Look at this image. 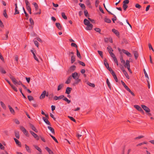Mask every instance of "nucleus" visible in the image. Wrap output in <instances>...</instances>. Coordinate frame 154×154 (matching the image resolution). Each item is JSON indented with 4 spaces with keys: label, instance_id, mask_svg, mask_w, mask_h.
Segmentation results:
<instances>
[{
    "label": "nucleus",
    "instance_id": "nucleus-37",
    "mask_svg": "<svg viewBox=\"0 0 154 154\" xmlns=\"http://www.w3.org/2000/svg\"><path fill=\"white\" fill-rule=\"evenodd\" d=\"M23 10L24 11V14H25V15L26 17V19L27 20L28 19V18H29L28 14L25 11L24 7H23Z\"/></svg>",
    "mask_w": 154,
    "mask_h": 154
},
{
    "label": "nucleus",
    "instance_id": "nucleus-22",
    "mask_svg": "<svg viewBox=\"0 0 154 154\" xmlns=\"http://www.w3.org/2000/svg\"><path fill=\"white\" fill-rule=\"evenodd\" d=\"M84 24L85 25H88V24H90V22L89 21L86 19H85L84 20Z\"/></svg>",
    "mask_w": 154,
    "mask_h": 154
},
{
    "label": "nucleus",
    "instance_id": "nucleus-18",
    "mask_svg": "<svg viewBox=\"0 0 154 154\" xmlns=\"http://www.w3.org/2000/svg\"><path fill=\"white\" fill-rule=\"evenodd\" d=\"M9 33V31H7L6 32V34L5 35V37H2V39L4 40H6L8 38V35Z\"/></svg>",
    "mask_w": 154,
    "mask_h": 154
},
{
    "label": "nucleus",
    "instance_id": "nucleus-2",
    "mask_svg": "<svg viewBox=\"0 0 154 154\" xmlns=\"http://www.w3.org/2000/svg\"><path fill=\"white\" fill-rule=\"evenodd\" d=\"M9 77L14 84H17L18 81L15 79L13 76L11 75H9Z\"/></svg>",
    "mask_w": 154,
    "mask_h": 154
},
{
    "label": "nucleus",
    "instance_id": "nucleus-39",
    "mask_svg": "<svg viewBox=\"0 0 154 154\" xmlns=\"http://www.w3.org/2000/svg\"><path fill=\"white\" fill-rule=\"evenodd\" d=\"M134 107L138 110L140 111V110L141 109V108L139 106L137 105H135Z\"/></svg>",
    "mask_w": 154,
    "mask_h": 154
},
{
    "label": "nucleus",
    "instance_id": "nucleus-60",
    "mask_svg": "<svg viewBox=\"0 0 154 154\" xmlns=\"http://www.w3.org/2000/svg\"><path fill=\"white\" fill-rule=\"evenodd\" d=\"M79 5H80V7L83 9H85V6L84 4L82 3H79Z\"/></svg>",
    "mask_w": 154,
    "mask_h": 154
},
{
    "label": "nucleus",
    "instance_id": "nucleus-59",
    "mask_svg": "<svg viewBox=\"0 0 154 154\" xmlns=\"http://www.w3.org/2000/svg\"><path fill=\"white\" fill-rule=\"evenodd\" d=\"M110 54L111 57H112V58H113V59H114L115 58H116L114 54L112 52H110Z\"/></svg>",
    "mask_w": 154,
    "mask_h": 154
},
{
    "label": "nucleus",
    "instance_id": "nucleus-38",
    "mask_svg": "<svg viewBox=\"0 0 154 154\" xmlns=\"http://www.w3.org/2000/svg\"><path fill=\"white\" fill-rule=\"evenodd\" d=\"M0 71L2 74H5L6 73V72L1 66H0Z\"/></svg>",
    "mask_w": 154,
    "mask_h": 154
},
{
    "label": "nucleus",
    "instance_id": "nucleus-55",
    "mask_svg": "<svg viewBox=\"0 0 154 154\" xmlns=\"http://www.w3.org/2000/svg\"><path fill=\"white\" fill-rule=\"evenodd\" d=\"M28 98L29 101H31L33 100V97L31 96H28L27 97Z\"/></svg>",
    "mask_w": 154,
    "mask_h": 154
},
{
    "label": "nucleus",
    "instance_id": "nucleus-30",
    "mask_svg": "<svg viewBox=\"0 0 154 154\" xmlns=\"http://www.w3.org/2000/svg\"><path fill=\"white\" fill-rule=\"evenodd\" d=\"M75 60V56L74 55H72L71 58V63H73Z\"/></svg>",
    "mask_w": 154,
    "mask_h": 154
},
{
    "label": "nucleus",
    "instance_id": "nucleus-52",
    "mask_svg": "<svg viewBox=\"0 0 154 154\" xmlns=\"http://www.w3.org/2000/svg\"><path fill=\"white\" fill-rule=\"evenodd\" d=\"M11 87L16 92H17V88H16L14 85H11Z\"/></svg>",
    "mask_w": 154,
    "mask_h": 154
},
{
    "label": "nucleus",
    "instance_id": "nucleus-44",
    "mask_svg": "<svg viewBox=\"0 0 154 154\" xmlns=\"http://www.w3.org/2000/svg\"><path fill=\"white\" fill-rule=\"evenodd\" d=\"M94 30L96 32H98L99 33H100L101 29H100L98 28H96L94 29Z\"/></svg>",
    "mask_w": 154,
    "mask_h": 154
},
{
    "label": "nucleus",
    "instance_id": "nucleus-21",
    "mask_svg": "<svg viewBox=\"0 0 154 154\" xmlns=\"http://www.w3.org/2000/svg\"><path fill=\"white\" fill-rule=\"evenodd\" d=\"M31 52L32 53V54H33L34 58V59L36 61H37V62H39L38 60V59L36 57V56L35 53L33 52V51L32 50H31Z\"/></svg>",
    "mask_w": 154,
    "mask_h": 154
},
{
    "label": "nucleus",
    "instance_id": "nucleus-34",
    "mask_svg": "<svg viewBox=\"0 0 154 154\" xmlns=\"http://www.w3.org/2000/svg\"><path fill=\"white\" fill-rule=\"evenodd\" d=\"M33 4L34 5L35 8V10L37 11L38 9V4L35 2H34L33 3Z\"/></svg>",
    "mask_w": 154,
    "mask_h": 154
},
{
    "label": "nucleus",
    "instance_id": "nucleus-13",
    "mask_svg": "<svg viewBox=\"0 0 154 154\" xmlns=\"http://www.w3.org/2000/svg\"><path fill=\"white\" fill-rule=\"evenodd\" d=\"M29 125L33 131L36 133L38 132V130L33 125L30 123L29 124Z\"/></svg>",
    "mask_w": 154,
    "mask_h": 154
},
{
    "label": "nucleus",
    "instance_id": "nucleus-45",
    "mask_svg": "<svg viewBox=\"0 0 154 154\" xmlns=\"http://www.w3.org/2000/svg\"><path fill=\"white\" fill-rule=\"evenodd\" d=\"M126 90L129 92L133 96H135V94L133 92H132L129 88Z\"/></svg>",
    "mask_w": 154,
    "mask_h": 154
},
{
    "label": "nucleus",
    "instance_id": "nucleus-47",
    "mask_svg": "<svg viewBox=\"0 0 154 154\" xmlns=\"http://www.w3.org/2000/svg\"><path fill=\"white\" fill-rule=\"evenodd\" d=\"M78 63L80 64V65L82 66H85V64L83 62L81 61L78 60Z\"/></svg>",
    "mask_w": 154,
    "mask_h": 154
},
{
    "label": "nucleus",
    "instance_id": "nucleus-54",
    "mask_svg": "<svg viewBox=\"0 0 154 154\" xmlns=\"http://www.w3.org/2000/svg\"><path fill=\"white\" fill-rule=\"evenodd\" d=\"M50 136L52 138V139L57 143H58V142L57 139L55 138V137L51 135V134H50Z\"/></svg>",
    "mask_w": 154,
    "mask_h": 154
},
{
    "label": "nucleus",
    "instance_id": "nucleus-58",
    "mask_svg": "<svg viewBox=\"0 0 154 154\" xmlns=\"http://www.w3.org/2000/svg\"><path fill=\"white\" fill-rule=\"evenodd\" d=\"M71 46L72 47H75V48H76L77 49V48H78L77 45L75 43H71Z\"/></svg>",
    "mask_w": 154,
    "mask_h": 154
},
{
    "label": "nucleus",
    "instance_id": "nucleus-25",
    "mask_svg": "<svg viewBox=\"0 0 154 154\" xmlns=\"http://www.w3.org/2000/svg\"><path fill=\"white\" fill-rule=\"evenodd\" d=\"M25 146L27 151L29 152L30 153L31 152V150L29 147L26 144L25 145Z\"/></svg>",
    "mask_w": 154,
    "mask_h": 154
},
{
    "label": "nucleus",
    "instance_id": "nucleus-9",
    "mask_svg": "<svg viewBox=\"0 0 154 154\" xmlns=\"http://www.w3.org/2000/svg\"><path fill=\"white\" fill-rule=\"evenodd\" d=\"M122 51L124 54H126L127 56L130 57H131L132 55L130 53L128 52L127 51L125 50L124 49H122Z\"/></svg>",
    "mask_w": 154,
    "mask_h": 154
},
{
    "label": "nucleus",
    "instance_id": "nucleus-40",
    "mask_svg": "<svg viewBox=\"0 0 154 154\" xmlns=\"http://www.w3.org/2000/svg\"><path fill=\"white\" fill-rule=\"evenodd\" d=\"M121 82L122 84L123 85V86L126 90H127V89L128 88V87L125 85V84L123 81L122 80L121 81Z\"/></svg>",
    "mask_w": 154,
    "mask_h": 154
},
{
    "label": "nucleus",
    "instance_id": "nucleus-27",
    "mask_svg": "<svg viewBox=\"0 0 154 154\" xmlns=\"http://www.w3.org/2000/svg\"><path fill=\"white\" fill-rule=\"evenodd\" d=\"M8 107L9 109L10 112L13 114H14L15 113L14 109L12 108V107L8 105Z\"/></svg>",
    "mask_w": 154,
    "mask_h": 154
},
{
    "label": "nucleus",
    "instance_id": "nucleus-51",
    "mask_svg": "<svg viewBox=\"0 0 154 154\" xmlns=\"http://www.w3.org/2000/svg\"><path fill=\"white\" fill-rule=\"evenodd\" d=\"M84 13L85 15V16L87 17L88 16H89V15H88V12L86 9H85V10L84 11Z\"/></svg>",
    "mask_w": 154,
    "mask_h": 154
},
{
    "label": "nucleus",
    "instance_id": "nucleus-33",
    "mask_svg": "<svg viewBox=\"0 0 154 154\" xmlns=\"http://www.w3.org/2000/svg\"><path fill=\"white\" fill-rule=\"evenodd\" d=\"M123 73L124 74L125 77H126V78L127 79H129L130 78L129 77L128 73H127V72H126V71L125 70L123 71Z\"/></svg>",
    "mask_w": 154,
    "mask_h": 154
},
{
    "label": "nucleus",
    "instance_id": "nucleus-57",
    "mask_svg": "<svg viewBox=\"0 0 154 154\" xmlns=\"http://www.w3.org/2000/svg\"><path fill=\"white\" fill-rule=\"evenodd\" d=\"M135 7L136 8L138 9H140L141 8V6L138 4H136L135 5Z\"/></svg>",
    "mask_w": 154,
    "mask_h": 154
},
{
    "label": "nucleus",
    "instance_id": "nucleus-11",
    "mask_svg": "<svg viewBox=\"0 0 154 154\" xmlns=\"http://www.w3.org/2000/svg\"><path fill=\"white\" fill-rule=\"evenodd\" d=\"M87 26L86 27V29L88 30H91L92 29L93 25L92 24L90 23L88 25H86Z\"/></svg>",
    "mask_w": 154,
    "mask_h": 154
},
{
    "label": "nucleus",
    "instance_id": "nucleus-16",
    "mask_svg": "<svg viewBox=\"0 0 154 154\" xmlns=\"http://www.w3.org/2000/svg\"><path fill=\"white\" fill-rule=\"evenodd\" d=\"M112 32L115 33L117 36H119V33L118 31L114 29H112Z\"/></svg>",
    "mask_w": 154,
    "mask_h": 154
},
{
    "label": "nucleus",
    "instance_id": "nucleus-64",
    "mask_svg": "<svg viewBox=\"0 0 154 154\" xmlns=\"http://www.w3.org/2000/svg\"><path fill=\"white\" fill-rule=\"evenodd\" d=\"M14 122L17 124H20V122L17 119H15L14 120Z\"/></svg>",
    "mask_w": 154,
    "mask_h": 154
},
{
    "label": "nucleus",
    "instance_id": "nucleus-14",
    "mask_svg": "<svg viewBox=\"0 0 154 154\" xmlns=\"http://www.w3.org/2000/svg\"><path fill=\"white\" fill-rule=\"evenodd\" d=\"M72 88L69 87H68L66 88L65 93L68 94H69L71 91Z\"/></svg>",
    "mask_w": 154,
    "mask_h": 154
},
{
    "label": "nucleus",
    "instance_id": "nucleus-28",
    "mask_svg": "<svg viewBox=\"0 0 154 154\" xmlns=\"http://www.w3.org/2000/svg\"><path fill=\"white\" fill-rule=\"evenodd\" d=\"M48 128L53 134H55L54 130L53 128L49 126H48Z\"/></svg>",
    "mask_w": 154,
    "mask_h": 154
},
{
    "label": "nucleus",
    "instance_id": "nucleus-19",
    "mask_svg": "<svg viewBox=\"0 0 154 154\" xmlns=\"http://www.w3.org/2000/svg\"><path fill=\"white\" fill-rule=\"evenodd\" d=\"M56 27L59 29L61 30L62 29V26L60 23H55Z\"/></svg>",
    "mask_w": 154,
    "mask_h": 154
},
{
    "label": "nucleus",
    "instance_id": "nucleus-29",
    "mask_svg": "<svg viewBox=\"0 0 154 154\" xmlns=\"http://www.w3.org/2000/svg\"><path fill=\"white\" fill-rule=\"evenodd\" d=\"M107 49L109 54L110 53V52H112L113 51L112 49L110 46H108Z\"/></svg>",
    "mask_w": 154,
    "mask_h": 154
},
{
    "label": "nucleus",
    "instance_id": "nucleus-49",
    "mask_svg": "<svg viewBox=\"0 0 154 154\" xmlns=\"http://www.w3.org/2000/svg\"><path fill=\"white\" fill-rule=\"evenodd\" d=\"M143 72H144V74H145V77L147 78V79H149V77H148V76L147 74L145 69H143Z\"/></svg>",
    "mask_w": 154,
    "mask_h": 154
},
{
    "label": "nucleus",
    "instance_id": "nucleus-6",
    "mask_svg": "<svg viewBox=\"0 0 154 154\" xmlns=\"http://www.w3.org/2000/svg\"><path fill=\"white\" fill-rule=\"evenodd\" d=\"M20 129L26 136H27L28 131L23 126H20Z\"/></svg>",
    "mask_w": 154,
    "mask_h": 154
},
{
    "label": "nucleus",
    "instance_id": "nucleus-17",
    "mask_svg": "<svg viewBox=\"0 0 154 154\" xmlns=\"http://www.w3.org/2000/svg\"><path fill=\"white\" fill-rule=\"evenodd\" d=\"M45 149L48 152L49 154H54L53 152L48 147H46Z\"/></svg>",
    "mask_w": 154,
    "mask_h": 154
},
{
    "label": "nucleus",
    "instance_id": "nucleus-61",
    "mask_svg": "<svg viewBox=\"0 0 154 154\" xmlns=\"http://www.w3.org/2000/svg\"><path fill=\"white\" fill-rule=\"evenodd\" d=\"M97 52H98V54H99L100 56L102 57H103V52L102 51H98Z\"/></svg>",
    "mask_w": 154,
    "mask_h": 154
},
{
    "label": "nucleus",
    "instance_id": "nucleus-3",
    "mask_svg": "<svg viewBox=\"0 0 154 154\" xmlns=\"http://www.w3.org/2000/svg\"><path fill=\"white\" fill-rule=\"evenodd\" d=\"M76 68V66L75 65H72L68 69V73H71L75 70Z\"/></svg>",
    "mask_w": 154,
    "mask_h": 154
},
{
    "label": "nucleus",
    "instance_id": "nucleus-4",
    "mask_svg": "<svg viewBox=\"0 0 154 154\" xmlns=\"http://www.w3.org/2000/svg\"><path fill=\"white\" fill-rule=\"evenodd\" d=\"M29 132L36 140H39V137L34 132L32 131H30Z\"/></svg>",
    "mask_w": 154,
    "mask_h": 154
},
{
    "label": "nucleus",
    "instance_id": "nucleus-63",
    "mask_svg": "<svg viewBox=\"0 0 154 154\" xmlns=\"http://www.w3.org/2000/svg\"><path fill=\"white\" fill-rule=\"evenodd\" d=\"M88 20L90 21L91 23H95V20L93 19H92L90 18H88Z\"/></svg>",
    "mask_w": 154,
    "mask_h": 154
},
{
    "label": "nucleus",
    "instance_id": "nucleus-10",
    "mask_svg": "<svg viewBox=\"0 0 154 154\" xmlns=\"http://www.w3.org/2000/svg\"><path fill=\"white\" fill-rule=\"evenodd\" d=\"M46 94V91H44L42 93L41 95L40 96V99H43L45 98Z\"/></svg>",
    "mask_w": 154,
    "mask_h": 154
},
{
    "label": "nucleus",
    "instance_id": "nucleus-36",
    "mask_svg": "<svg viewBox=\"0 0 154 154\" xmlns=\"http://www.w3.org/2000/svg\"><path fill=\"white\" fill-rule=\"evenodd\" d=\"M106 83H107V85L109 87V88L110 89H111V85H110V82H109V80H108V79H107V80H106Z\"/></svg>",
    "mask_w": 154,
    "mask_h": 154
},
{
    "label": "nucleus",
    "instance_id": "nucleus-5",
    "mask_svg": "<svg viewBox=\"0 0 154 154\" xmlns=\"http://www.w3.org/2000/svg\"><path fill=\"white\" fill-rule=\"evenodd\" d=\"M141 106L142 108L146 111V113L149 112H150V110L149 108L146 106L143 105H142Z\"/></svg>",
    "mask_w": 154,
    "mask_h": 154
},
{
    "label": "nucleus",
    "instance_id": "nucleus-20",
    "mask_svg": "<svg viewBox=\"0 0 154 154\" xmlns=\"http://www.w3.org/2000/svg\"><path fill=\"white\" fill-rule=\"evenodd\" d=\"M133 53L134 54L135 58L136 60H137L138 58V54L137 52L136 51H133Z\"/></svg>",
    "mask_w": 154,
    "mask_h": 154
},
{
    "label": "nucleus",
    "instance_id": "nucleus-42",
    "mask_svg": "<svg viewBox=\"0 0 154 154\" xmlns=\"http://www.w3.org/2000/svg\"><path fill=\"white\" fill-rule=\"evenodd\" d=\"M63 100L66 101L68 103H69L71 102V101L70 100H69L66 97H63Z\"/></svg>",
    "mask_w": 154,
    "mask_h": 154
},
{
    "label": "nucleus",
    "instance_id": "nucleus-31",
    "mask_svg": "<svg viewBox=\"0 0 154 154\" xmlns=\"http://www.w3.org/2000/svg\"><path fill=\"white\" fill-rule=\"evenodd\" d=\"M15 134L16 137L19 139L20 137V135L19 134V132L16 131L15 132Z\"/></svg>",
    "mask_w": 154,
    "mask_h": 154
},
{
    "label": "nucleus",
    "instance_id": "nucleus-15",
    "mask_svg": "<svg viewBox=\"0 0 154 154\" xmlns=\"http://www.w3.org/2000/svg\"><path fill=\"white\" fill-rule=\"evenodd\" d=\"M64 85L63 83H61L58 85L57 87V90L59 91L64 87Z\"/></svg>",
    "mask_w": 154,
    "mask_h": 154
},
{
    "label": "nucleus",
    "instance_id": "nucleus-43",
    "mask_svg": "<svg viewBox=\"0 0 154 154\" xmlns=\"http://www.w3.org/2000/svg\"><path fill=\"white\" fill-rule=\"evenodd\" d=\"M34 146L35 148L38 151H39L41 153L42 152V151L41 149L36 145H34Z\"/></svg>",
    "mask_w": 154,
    "mask_h": 154
},
{
    "label": "nucleus",
    "instance_id": "nucleus-35",
    "mask_svg": "<svg viewBox=\"0 0 154 154\" xmlns=\"http://www.w3.org/2000/svg\"><path fill=\"white\" fill-rule=\"evenodd\" d=\"M76 52L77 56L78 57H79V58H81L82 57L80 54V53L77 49H76Z\"/></svg>",
    "mask_w": 154,
    "mask_h": 154
},
{
    "label": "nucleus",
    "instance_id": "nucleus-24",
    "mask_svg": "<svg viewBox=\"0 0 154 154\" xmlns=\"http://www.w3.org/2000/svg\"><path fill=\"white\" fill-rule=\"evenodd\" d=\"M14 140L17 144L20 147L21 146V143L18 140L15 138H14Z\"/></svg>",
    "mask_w": 154,
    "mask_h": 154
},
{
    "label": "nucleus",
    "instance_id": "nucleus-41",
    "mask_svg": "<svg viewBox=\"0 0 154 154\" xmlns=\"http://www.w3.org/2000/svg\"><path fill=\"white\" fill-rule=\"evenodd\" d=\"M105 22L109 23L111 22V20L107 18H105L104 19Z\"/></svg>",
    "mask_w": 154,
    "mask_h": 154
},
{
    "label": "nucleus",
    "instance_id": "nucleus-12",
    "mask_svg": "<svg viewBox=\"0 0 154 154\" xmlns=\"http://www.w3.org/2000/svg\"><path fill=\"white\" fill-rule=\"evenodd\" d=\"M43 119L44 122L48 125L51 126V124L47 119H46L45 117H43Z\"/></svg>",
    "mask_w": 154,
    "mask_h": 154
},
{
    "label": "nucleus",
    "instance_id": "nucleus-62",
    "mask_svg": "<svg viewBox=\"0 0 154 154\" xmlns=\"http://www.w3.org/2000/svg\"><path fill=\"white\" fill-rule=\"evenodd\" d=\"M76 81L74 83V84H78V83H79V82H80V81H81V80L79 79L78 78V79H76Z\"/></svg>",
    "mask_w": 154,
    "mask_h": 154
},
{
    "label": "nucleus",
    "instance_id": "nucleus-48",
    "mask_svg": "<svg viewBox=\"0 0 154 154\" xmlns=\"http://www.w3.org/2000/svg\"><path fill=\"white\" fill-rule=\"evenodd\" d=\"M104 63L105 66L106 67L108 66H109V64L107 63L106 59H105L104 60Z\"/></svg>",
    "mask_w": 154,
    "mask_h": 154
},
{
    "label": "nucleus",
    "instance_id": "nucleus-56",
    "mask_svg": "<svg viewBox=\"0 0 154 154\" xmlns=\"http://www.w3.org/2000/svg\"><path fill=\"white\" fill-rule=\"evenodd\" d=\"M123 9L124 11H126V9L128 8V6L127 5H125V4H123Z\"/></svg>",
    "mask_w": 154,
    "mask_h": 154
},
{
    "label": "nucleus",
    "instance_id": "nucleus-50",
    "mask_svg": "<svg viewBox=\"0 0 154 154\" xmlns=\"http://www.w3.org/2000/svg\"><path fill=\"white\" fill-rule=\"evenodd\" d=\"M62 16L64 19L66 20L67 19V17L64 12H62Z\"/></svg>",
    "mask_w": 154,
    "mask_h": 154
},
{
    "label": "nucleus",
    "instance_id": "nucleus-46",
    "mask_svg": "<svg viewBox=\"0 0 154 154\" xmlns=\"http://www.w3.org/2000/svg\"><path fill=\"white\" fill-rule=\"evenodd\" d=\"M3 15L6 18H7L8 17V16H7V15L6 13V9H5L4 11L3 12Z\"/></svg>",
    "mask_w": 154,
    "mask_h": 154
},
{
    "label": "nucleus",
    "instance_id": "nucleus-26",
    "mask_svg": "<svg viewBox=\"0 0 154 154\" xmlns=\"http://www.w3.org/2000/svg\"><path fill=\"white\" fill-rule=\"evenodd\" d=\"M71 79L72 76H69L67 79V81L65 82V83L66 84H69L70 83Z\"/></svg>",
    "mask_w": 154,
    "mask_h": 154
},
{
    "label": "nucleus",
    "instance_id": "nucleus-8",
    "mask_svg": "<svg viewBox=\"0 0 154 154\" xmlns=\"http://www.w3.org/2000/svg\"><path fill=\"white\" fill-rule=\"evenodd\" d=\"M64 97V95H61L59 97H57L56 96H55L54 97V99L55 100H60L63 99Z\"/></svg>",
    "mask_w": 154,
    "mask_h": 154
},
{
    "label": "nucleus",
    "instance_id": "nucleus-7",
    "mask_svg": "<svg viewBox=\"0 0 154 154\" xmlns=\"http://www.w3.org/2000/svg\"><path fill=\"white\" fill-rule=\"evenodd\" d=\"M72 76L73 77V78L75 79H78L79 78V75H78V74L76 72H74V73H72Z\"/></svg>",
    "mask_w": 154,
    "mask_h": 154
},
{
    "label": "nucleus",
    "instance_id": "nucleus-32",
    "mask_svg": "<svg viewBox=\"0 0 154 154\" xmlns=\"http://www.w3.org/2000/svg\"><path fill=\"white\" fill-rule=\"evenodd\" d=\"M87 84L89 86H91L93 88H94L95 87V85L94 84L91 83L90 82H87Z\"/></svg>",
    "mask_w": 154,
    "mask_h": 154
},
{
    "label": "nucleus",
    "instance_id": "nucleus-1",
    "mask_svg": "<svg viewBox=\"0 0 154 154\" xmlns=\"http://www.w3.org/2000/svg\"><path fill=\"white\" fill-rule=\"evenodd\" d=\"M125 66L127 68L128 70L131 73H132V71L130 68V61L129 60H126V63L125 65Z\"/></svg>",
    "mask_w": 154,
    "mask_h": 154
},
{
    "label": "nucleus",
    "instance_id": "nucleus-53",
    "mask_svg": "<svg viewBox=\"0 0 154 154\" xmlns=\"http://www.w3.org/2000/svg\"><path fill=\"white\" fill-rule=\"evenodd\" d=\"M1 105L2 107L4 109H6V106L4 103L2 101L0 102Z\"/></svg>",
    "mask_w": 154,
    "mask_h": 154
},
{
    "label": "nucleus",
    "instance_id": "nucleus-23",
    "mask_svg": "<svg viewBox=\"0 0 154 154\" xmlns=\"http://www.w3.org/2000/svg\"><path fill=\"white\" fill-rule=\"evenodd\" d=\"M29 22L32 28L33 29V26L34 25V22L32 18H29Z\"/></svg>",
    "mask_w": 154,
    "mask_h": 154
}]
</instances>
